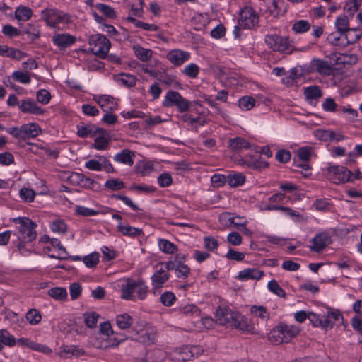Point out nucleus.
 Here are the masks:
<instances>
[{"label": "nucleus", "mask_w": 362, "mask_h": 362, "mask_svg": "<svg viewBox=\"0 0 362 362\" xmlns=\"http://www.w3.org/2000/svg\"><path fill=\"white\" fill-rule=\"evenodd\" d=\"M13 222L18 224V230L20 234L18 240L25 242H32L36 238L35 228L37 224L28 217H17L13 219Z\"/></svg>", "instance_id": "39448f33"}, {"label": "nucleus", "mask_w": 362, "mask_h": 362, "mask_svg": "<svg viewBox=\"0 0 362 362\" xmlns=\"http://www.w3.org/2000/svg\"><path fill=\"white\" fill-rule=\"evenodd\" d=\"M189 346H183L169 354V358L174 362H186L192 359Z\"/></svg>", "instance_id": "aec40b11"}, {"label": "nucleus", "mask_w": 362, "mask_h": 362, "mask_svg": "<svg viewBox=\"0 0 362 362\" xmlns=\"http://www.w3.org/2000/svg\"><path fill=\"white\" fill-rule=\"evenodd\" d=\"M264 272L257 269H246L239 272L238 279L242 281L248 279H256L259 280L263 276Z\"/></svg>", "instance_id": "b1692460"}, {"label": "nucleus", "mask_w": 362, "mask_h": 362, "mask_svg": "<svg viewBox=\"0 0 362 362\" xmlns=\"http://www.w3.org/2000/svg\"><path fill=\"white\" fill-rule=\"evenodd\" d=\"M26 319L31 325H37L41 321L42 316L40 311L32 309L27 313Z\"/></svg>", "instance_id": "052dcab7"}, {"label": "nucleus", "mask_w": 362, "mask_h": 362, "mask_svg": "<svg viewBox=\"0 0 362 362\" xmlns=\"http://www.w3.org/2000/svg\"><path fill=\"white\" fill-rule=\"evenodd\" d=\"M0 343L10 347L16 344L15 337L6 329H0Z\"/></svg>", "instance_id": "58836bf2"}, {"label": "nucleus", "mask_w": 362, "mask_h": 362, "mask_svg": "<svg viewBox=\"0 0 362 362\" xmlns=\"http://www.w3.org/2000/svg\"><path fill=\"white\" fill-rule=\"evenodd\" d=\"M325 319L328 320L329 325L327 326V329L332 328L335 322H339L343 319V316L341 313L338 310L335 311H328L327 315H325Z\"/></svg>", "instance_id": "a18cd8bd"}, {"label": "nucleus", "mask_w": 362, "mask_h": 362, "mask_svg": "<svg viewBox=\"0 0 362 362\" xmlns=\"http://www.w3.org/2000/svg\"><path fill=\"white\" fill-rule=\"evenodd\" d=\"M22 133V140H25L30 138H35L39 135L41 129L39 125L36 123H28L21 126Z\"/></svg>", "instance_id": "412c9836"}, {"label": "nucleus", "mask_w": 362, "mask_h": 362, "mask_svg": "<svg viewBox=\"0 0 362 362\" xmlns=\"http://www.w3.org/2000/svg\"><path fill=\"white\" fill-rule=\"evenodd\" d=\"M283 1L273 0L270 6L271 13L276 16L284 13L286 12V8H283Z\"/></svg>", "instance_id": "0e129e2a"}, {"label": "nucleus", "mask_w": 362, "mask_h": 362, "mask_svg": "<svg viewBox=\"0 0 362 362\" xmlns=\"http://www.w3.org/2000/svg\"><path fill=\"white\" fill-rule=\"evenodd\" d=\"M239 16L238 24L243 28H253L259 23V16L252 7H244Z\"/></svg>", "instance_id": "9b49d317"}, {"label": "nucleus", "mask_w": 362, "mask_h": 362, "mask_svg": "<svg viewBox=\"0 0 362 362\" xmlns=\"http://www.w3.org/2000/svg\"><path fill=\"white\" fill-rule=\"evenodd\" d=\"M111 198L122 200L126 205L129 206L132 210L138 211L140 209L136 205L132 200L128 197L123 194H113L110 196Z\"/></svg>", "instance_id": "6e6d98bb"}, {"label": "nucleus", "mask_w": 362, "mask_h": 362, "mask_svg": "<svg viewBox=\"0 0 362 362\" xmlns=\"http://www.w3.org/2000/svg\"><path fill=\"white\" fill-rule=\"evenodd\" d=\"M93 100L105 112H112L117 109V103L112 96L108 95H95Z\"/></svg>", "instance_id": "ddd939ff"}, {"label": "nucleus", "mask_w": 362, "mask_h": 362, "mask_svg": "<svg viewBox=\"0 0 362 362\" xmlns=\"http://www.w3.org/2000/svg\"><path fill=\"white\" fill-rule=\"evenodd\" d=\"M255 104V100L252 97L244 96L242 97L238 101V105L243 110H251Z\"/></svg>", "instance_id": "3c124183"}, {"label": "nucleus", "mask_w": 362, "mask_h": 362, "mask_svg": "<svg viewBox=\"0 0 362 362\" xmlns=\"http://www.w3.org/2000/svg\"><path fill=\"white\" fill-rule=\"evenodd\" d=\"M117 230L123 235L129 236L132 238L139 237L144 235L143 230L140 228L132 227L129 225L123 226L122 222L117 226Z\"/></svg>", "instance_id": "a878e982"}, {"label": "nucleus", "mask_w": 362, "mask_h": 362, "mask_svg": "<svg viewBox=\"0 0 362 362\" xmlns=\"http://www.w3.org/2000/svg\"><path fill=\"white\" fill-rule=\"evenodd\" d=\"M308 320L314 327H320L323 329H327L329 321L325 319V315H322L313 312L308 313Z\"/></svg>", "instance_id": "bb28decb"}, {"label": "nucleus", "mask_w": 362, "mask_h": 362, "mask_svg": "<svg viewBox=\"0 0 362 362\" xmlns=\"http://www.w3.org/2000/svg\"><path fill=\"white\" fill-rule=\"evenodd\" d=\"M161 303L166 307L173 305L176 300V296L173 292L166 291L160 296Z\"/></svg>", "instance_id": "4d7b16f0"}, {"label": "nucleus", "mask_w": 362, "mask_h": 362, "mask_svg": "<svg viewBox=\"0 0 362 362\" xmlns=\"http://www.w3.org/2000/svg\"><path fill=\"white\" fill-rule=\"evenodd\" d=\"M207 122L208 119L201 117L198 112L197 115H193L188 125L191 126L194 131L197 132L199 127L204 126Z\"/></svg>", "instance_id": "c03bdc74"}, {"label": "nucleus", "mask_w": 362, "mask_h": 362, "mask_svg": "<svg viewBox=\"0 0 362 362\" xmlns=\"http://www.w3.org/2000/svg\"><path fill=\"white\" fill-rule=\"evenodd\" d=\"M115 81L121 84L130 88L133 87L136 81V76L129 74L121 73L115 76Z\"/></svg>", "instance_id": "7c9ffc66"}, {"label": "nucleus", "mask_w": 362, "mask_h": 362, "mask_svg": "<svg viewBox=\"0 0 362 362\" xmlns=\"http://www.w3.org/2000/svg\"><path fill=\"white\" fill-rule=\"evenodd\" d=\"M335 62L339 65H354L358 62V57L354 54L341 53L337 56Z\"/></svg>", "instance_id": "c85d7f7f"}, {"label": "nucleus", "mask_w": 362, "mask_h": 362, "mask_svg": "<svg viewBox=\"0 0 362 362\" xmlns=\"http://www.w3.org/2000/svg\"><path fill=\"white\" fill-rule=\"evenodd\" d=\"M267 288L269 291L272 292L275 295L284 298L286 296V292L284 290L279 286L278 282L276 280H271L267 284Z\"/></svg>", "instance_id": "8fccbe9b"}, {"label": "nucleus", "mask_w": 362, "mask_h": 362, "mask_svg": "<svg viewBox=\"0 0 362 362\" xmlns=\"http://www.w3.org/2000/svg\"><path fill=\"white\" fill-rule=\"evenodd\" d=\"M228 146L232 151H240L250 148V144L246 139L237 136L228 141Z\"/></svg>", "instance_id": "5701e85b"}, {"label": "nucleus", "mask_w": 362, "mask_h": 362, "mask_svg": "<svg viewBox=\"0 0 362 362\" xmlns=\"http://www.w3.org/2000/svg\"><path fill=\"white\" fill-rule=\"evenodd\" d=\"M250 312L255 316L260 317L262 320H267L269 318V313L264 306L253 305L250 308Z\"/></svg>", "instance_id": "09e8293b"}, {"label": "nucleus", "mask_w": 362, "mask_h": 362, "mask_svg": "<svg viewBox=\"0 0 362 362\" xmlns=\"http://www.w3.org/2000/svg\"><path fill=\"white\" fill-rule=\"evenodd\" d=\"M98 131L93 146L97 150H105L108 148L110 135L107 131L102 128H98Z\"/></svg>", "instance_id": "6ab92c4d"}, {"label": "nucleus", "mask_w": 362, "mask_h": 362, "mask_svg": "<svg viewBox=\"0 0 362 362\" xmlns=\"http://www.w3.org/2000/svg\"><path fill=\"white\" fill-rule=\"evenodd\" d=\"M42 19L47 25L55 28L59 23H68L70 22L69 16L64 12L53 8H46L42 11Z\"/></svg>", "instance_id": "9d476101"}, {"label": "nucleus", "mask_w": 362, "mask_h": 362, "mask_svg": "<svg viewBox=\"0 0 362 362\" xmlns=\"http://www.w3.org/2000/svg\"><path fill=\"white\" fill-rule=\"evenodd\" d=\"M133 50L135 55L143 62L148 61L152 57V50L144 48L139 45H134Z\"/></svg>", "instance_id": "473e14b6"}, {"label": "nucleus", "mask_w": 362, "mask_h": 362, "mask_svg": "<svg viewBox=\"0 0 362 362\" xmlns=\"http://www.w3.org/2000/svg\"><path fill=\"white\" fill-rule=\"evenodd\" d=\"M12 77L15 81L23 84L30 83L31 81L30 76L28 74L21 71H14L12 74Z\"/></svg>", "instance_id": "774afa93"}, {"label": "nucleus", "mask_w": 362, "mask_h": 362, "mask_svg": "<svg viewBox=\"0 0 362 362\" xmlns=\"http://www.w3.org/2000/svg\"><path fill=\"white\" fill-rule=\"evenodd\" d=\"M182 72L188 77L195 78L199 72V67L194 63L187 65Z\"/></svg>", "instance_id": "13d9d810"}, {"label": "nucleus", "mask_w": 362, "mask_h": 362, "mask_svg": "<svg viewBox=\"0 0 362 362\" xmlns=\"http://www.w3.org/2000/svg\"><path fill=\"white\" fill-rule=\"evenodd\" d=\"M192 103L189 100L183 98L177 91L172 90L167 92L163 101V107L176 106L180 112L188 111Z\"/></svg>", "instance_id": "0eeeda50"}, {"label": "nucleus", "mask_w": 362, "mask_h": 362, "mask_svg": "<svg viewBox=\"0 0 362 362\" xmlns=\"http://www.w3.org/2000/svg\"><path fill=\"white\" fill-rule=\"evenodd\" d=\"M60 356L69 358L71 357L79 358L86 355V351L78 345H64L60 347Z\"/></svg>", "instance_id": "f3484780"}, {"label": "nucleus", "mask_w": 362, "mask_h": 362, "mask_svg": "<svg viewBox=\"0 0 362 362\" xmlns=\"http://www.w3.org/2000/svg\"><path fill=\"white\" fill-rule=\"evenodd\" d=\"M327 177L334 183L339 184L352 181L351 170L346 167L329 164L327 168Z\"/></svg>", "instance_id": "1a4fd4ad"}, {"label": "nucleus", "mask_w": 362, "mask_h": 362, "mask_svg": "<svg viewBox=\"0 0 362 362\" xmlns=\"http://www.w3.org/2000/svg\"><path fill=\"white\" fill-rule=\"evenodd\" d=\"M15 16L18 21H26L32 16V10L27 6H20L15 11Z\"/></svg>", "instance_id": "ea45409f"}, {"label": "nucleus", "mask_w": 362, "mask_h": 362, "mask_svg": "<svg viewBox=\"0 0 362 362\" xmlns=\"http://www.w3.org/2000/svg\"><path fill=\"white\" fill-rule=\"evenodd\" d=\"M316 136L322 141H331L334 140L335 132L332 130H317Z\"/></svg>", "instance_id": "69168bd1"}, {"label": "nucleus", "mask_w": 362, "mask_h": 362, "mask_svg": "<svg viewBox=\"0 0 362 362\" xmlns=\"http://www.w3.org/2000/svg\"><path fill=\"white\" fill-rule=\"evenodd\" d=\"M20 197L21 198L26 202H32L34 201V198L35 196V192L34 190L30 188H22L20 190Z\"/></svg>", "instance_id": "338daca9"}, {"label": "nucleus", "mask_w": 362, "mask_h": 362, "mask_svg": "<svg viewBox=\"0 0 362 362\" xmlns=\"http://www.w3.org/2000/svg\"><path fill=\"white\" fill-rule=\"evenodd\" d=\"M48 295L57 300H63L67 297L66 290L62 287L52 288L48 290Z\"/></svg>", "instance_id": "a19ab883"}, {"label": "nucleus", "mask_w": 362, "mask_h": 362, "mask_svg": "<svg viewBox=\"0 0 362 362\" xmlns=\"http://www.w3.org/2000/svg\"><path fill=\"white\" fill-rule=\"evenodd\" d=\"M149 288L146 282L139 279L135 281L127 279L125 284L122 285L121 298L126 300H144L148 294Z\"/></svg>", "instance_id": "f03ea898"}, {"label": "nucleus", "mask_w": 362, "mask_h": 362, "mask_svg": "<svg viewBox=\"0 0 362 362\" xmlns=\"http://www.w3.org/2000/svg\"><path fill=\"white\" fill-rule=\"evenodd\" d=\"M265 43L274 52L291 54L294 49L292 41L287 36H281L279 35H267L265 36Z\"/></svg>", "instance_id": "20e7f679"}, {"label": "nucleus", "mask_w": 362, "mask_h": 362, "mask_svg": "<svg viewBox=\"0 0 362 362\" xmlns=\"http://www.w3.org/2000/svg\"><path fill=\"white\" fill-rule=\"evenodd\" d=\"M120 344L118 339L116 338L115 334H110L105 339H103V341H99L98 344H95V346L99 349H107L117 347Z\"/></svg>", "instance_id": "c756f323"}, {"label": "nucleus", "mask_w": 362, "mask_h": 362, "mask_svg": "<svg viewBox=\"0 0 362 362\" xmlns=\"http://www.w3.org/2000/svg\"><path fill=\"white\" fill-rule=\"evenodd\" d=\"M166 262H160L156 266V271L151 276L152 286L154 288H160L170 278Z\"/></svg>", "instance_id": "f8f14e48"}, {"label": "nucleus", "mask_w": 362, "mask_h": 362, "mask_svg": "<svg viewBox=\"0 0 362 362\" xmlns=\"http://www.w3.org/2000/svg\"><path fill=\"white\" fill-rule=\"evenodd\" d=\"M133 323V318L128 314L124 313L116 316V324L121 329H127Z\"/></svg>", "instance_id": "2f4dec72"}, {"label": "nucleus", "mask_w": 362, "mask_h": 362, "mask_svg": "<svg viewBox=\"0 0 362 362\" xmlns=\"http://www.w3.org/2000/svg\"><path fill=\"white\" fill-rule=\"evenodd\" d=\"M96 8L105 16L110 18H116V12L114 11L113 8L108 5L104 4H98L96 5Z\"/></svg>", "instance_id": "680f3d73"}, {"label": "nucleus", "mask_w": 362, "mask_h": 362, "mask_svg": "<svg viewBox=\"0 0 362 362\" xmlns=\"http://www.w3.org/2000/svg\"><path fill=\"white\" fill-rule=\"evenodd\" d=\"M83 261L86 266L89 268L95 267L99 262V255L97 252H93L85 256Z\"/></svg>", "instance_id": "bf43d9fd"}, {"label": "nucleus", "mask_w": 362, "mask_h": 362, "mask_svg": "<svg viewBox=\"0 0 362 362\" xmlns=\"http://www.w3.org/2000/svg\"><path fill=\"white\" fill-rule=\"evenodd\" d=\"M104 187L111 191H119L125 187V183L118 178H112L105 182Z\"/></svg>", "instance_id": "c9c22d12"}, {"label": "nucleus", "mask_w": 362, "mask_h": 362, "mask_svg": "<svg viewBox=\"0 0 362 362\" xmlns=\"http://www.w3.org/2000/svg\"><path fill=\"white\" fill-rule=\"evenodd\" d=\"M358 10V0H351L348 1L344 6V16L349 18H353L355 13Z\"/></svg>", "instance_id": "de8ad7c7"}, {"label": "nucleus", "mask_w": 362, "mask_h": 362, "mask_svg": "<svg viewBox=\"0 0 362 362\" xmlns=\"http://www.w3.org/2000/svg\"><path fill=\"white\" fill-rule=\"evenodd\" d=\"M313 66L320 74L329 75L332 72L331 66L325 61L321 59L315 60Z\"/></svg>", "instance_id": "4c0bfd02"}, {"label": "nucleus", "mask_w": 362, "mask_h": 362, "mask_svg": "<svg viewBox=\"0 0 362 362\" xmlns=\"http://www.w3.org/2000/svg\"><path fill=\"white\" fill-rule=\"evenodd\" d=\"M186 255L182 253L177 254L173 259L166 262L167 268L174 270L177 278L185 279L190 274V267L185 264Z\"/></svg>", "instance_id": "6e6552de"}, {"label": "nucleus", "mask_w": 362, "mask_h": 362, "mask_svg": "<svg viewBox=\"0 0 362 362\" xmlns=\"http://www.w3.org/2000/svg\"><path fill=\"white\" fill-rule=\"evenodd\" d=\"M349 18L347 16H342L336 19L335 27L339 33H344L349 29Z\"/></svg>", "instance_id": "79ce46f5"}, {"label": "nucleus", "mask_w": 362, "mask_h": 362, "mask_svg": "<svg viewBox=\"0 0 362 362\" xmlns=\"http://www.w3.org/2000/svg\"><path fill=\"white\" fill-rule=\"evenodd\" d=\"M327 40L329 42L334 46H345L344 33H332L329 35Z\"/></svg>", "instance_id": "603ef678"}, {"label": "nucleus", "mask_w": 362, "mask_h": 362, "mask_svg": "<svg viewBox=\"0 0 362 362\" xmlns=\"http://www.w3.org/2000/svg\"><path fill=\"white\" fill-rule=\"evenodd\" d=\"M84 322L87 327L93 328L96 327L99 315L95 312L91 313H86L83 314Z\"/></svg>", "instance_id": "5fc2aeb1"}, {"label": "nucleus", "mask_w": 362, "mask_h": 362, "mask_svg": "<svg viewBox=\"0 0 362 362\" xmlns=\"http://www.w3.org/2000/svg\"><path fill=\"white\" fill-rule=\"evenodd\" d=\"M98 127L93 124H83L77 126V135L80 138H87L88 136L91 137L96 136L98 134Z\"/></svg>", "instance_id": "393cba45"}, {"label": "nucleus", "mask_w": 362, "mask_h": 362, "mask_svg": "<svg viewBox=\"0 0 362 362\" xmlns=\"http://www.w3.org/2000/svg\"><path fill=\"white\" fill-rule=\"evenodd\" d=\"M19 109L23 113L25 114L40 115L44 113V110L31 99L23 100L19 105Z\"/></svg>", "instance_id": "a211bd4d"}, {"label": "nucleus", "mask_w": 362, "mask_h": 362, "mask_svg": "<svg viewBox=\"0 0 362 362\" xmlns=\"http://www.w3.org/2000/svg\"><path fill=\"white\" fill-rule=\"evenodd\" d=\"M130 190L132 191H136L139 193H144V194H150L153 193L156 190V188L152 185H135L133 184L130 187Z\"/></svg>", "instance_id": "864d4df0"}, {"label": "nucleus", "mask_w": 362, "mask_h": 362, "mask_svg": "<svg viewBox=\"0 0 362 362\" xmlns=\"http://www.w3.org/2000/svg\"><path fill=\"white\" fill-rule=\"evenodd\" d=\"M158 246L160 250L166 254H174L177 250V247L166 239H160Z\"/></svg>", "instance_id": "f704fd0d"}, {"label": "nucleus", "mask_w": 362, "mask_h": 362, "mask_svg": "<svg viewBox=\"0 0 362 362\" xmlns=\"http://www.w3.org/2000/svg\"><path fill=\"white\" fill-rule=\"evenodd\" d=\"M51 245L54 248L57 249L58 251V255H54L53 254H49V257L52 259H66L67 252L66 248L61 244L60 241L57 238H52Z\"/></svg>", "instance_id": "cd10ccee"}, {"label": "nucleus", "mask_w": 362, "mask_h": 362, "mask_svg": "<svg viewBox=\"0 0 362 362\" xmlns=\"http://www.w3.org/2000/svg\"><path fill=\"white\" fill-rule=\"evenodd\" d=\"M227 181L230 187H236L244 184L245 177L240 173L230 174L227 177Z\"/></svg>", "instance_id": "e433bc0d"}, {"label": "nucleus", "mask_w": 362, "mask_h": 362, "mask_svg": "<svg viewBox=\"0 0 362 362\" xmlns=\"http://www.w3.org/2000/svg\"><path fill=\"white\" fill-rule=\"evenodd\" d=\"M299 333V329L293 325L279 324L269 334V340L275 344L289 342Z\"/></svg>", "instance_id": "7ed1b4c3"}, {"label": "nucleus", "mask_w": 362, "mask_h": 362, "mask_svg": "<svg viewBox=\"0 0 362 362\" xmlns=\"http://www.w3.org/2000/svg\"><path fill=\"white\" fill-rule=\"evenodd\" d=\"M310 25L308 21L299 20L295 22L292 25V30L296 33H303L308 31Z\"/></svg>", "instance_id": "49530a36"}, {"label": "nucleus", "mask_w": 362, "mask_h": 362, "mask_svg": "<svg viewBox=\"0 0 362 362\" xmlns=\"http://www.w3.org/2000/svg\"><path fill=\"white\" fill-rule=\"evenodd\" d=\"M313 245L309 247L313 252H319L331 243V237L326 233L317 234L312 239Z\"/></svg>", "instance_id": "2eb2a0df"}, {"label": "nucleus", "mask_w": 362, "mask_h": 362, "mask_svg": "<svg viewBox=\"0 0 362 362\" xmlns=\"http://www.w3.org/2000/svg\"><path fill=\"white\" fill-rule=\"evenodd\" d=\"M90 49L93 54L105 59L110 48V40L102 34H95L90 36L88 40Z\"/></svg>", "instance_id": "423d86ee"}, {"label": "nucleus", "mask_w": 362, "mask_h": 362, "mask_svg": "<svg viewBox=\"0 0 362 362\" xmlns=\"http://www.w3.org/2000/svg\"><path fill=\"white\" fill-rule=\"evenodd\" d=\"M311 148L305 146L300 148L297 151L298 159L302 162H308L311 157Z\"/></svg>", "instance_id": "e2e57ef3"}, {"label": "nucleus", "mask_w": 362, "mask_h": 362, "mask_svg": "<svg viewBox=\"0 0 362 362\" xmlns=\"http://www.w3.org/2000/svg\"><path fill=\"white\" fill-rule=\"evenodd\" d=\"M361 37V33L356 29L349 28L347 31L344 33V41L345 46L349 44H354Z\"/></svg>", "instance_id": "72a5a7b5"}, {"label": "nucleus", "mask_w": 362, "mask_h": 362, "mask_svg": "<svg viewBox=\"0 0 362 362\" xmlns=\"http://www.w3.org/2000/svg\"><path fill=\"white\" fill-rule=\"evenodd\" d=\"M135 153L134 151L129 149H124L121 152L117 153L114 156V160L132 166L134 164Z\"/></svg>", "instance_id": "4be33fe9"}, {"label": "nucleus", "mask_w": 362, "mask_h": 362, "mask_svg": "<svg viewBox=\"0 0 362 362\" xmlns=\"http://www.w3.org/2000/svg\"><path fill=\"white\" fill-rule=\"evenodd\" d=\"M52 42L60 50H64L73 45L76 38L69 33H58L52 37Z\"/></svg>", "instance_id": "4468645a"}, {"label": "nucleus", "mask_w": 362, "mask_h": 362, "mask_svg": "<svg viewBox=\"0 0 362 362\" xmlns=\"http://www.w3.org/2000/svg\"><path fill=\"white\" fill-rule=\"evenodd\" d=\"M215 317L221 325L230 326L248 333L255 332V328L247 318L239 313L233 311L228 307H218Z\"/></svg>", "instance_id": "f257e3e1"}, {"label": "nucleus", "mask_w": 362, "mask_h": 362, "mask_svg": "<svg viewBox=\"0 0 362 362\" xmlns=\"http://www.w3.org/2000/svg\"><path fill=\"white\" fill-rule=\"evenodd\" d=\"M190 58V53L181 49H173L167 54V59L175 66H180Z\"/></svg>", "instance_id": "dca6fc26"}, {"label": "nucleus", "mask_w": 362, "mask_h": 362, "mask_svg": "<svg viewBox=\"0 0 362 362\" xmlns=\"http://www.w3.org/2000/svg\"><path fill=\"white\" fill-rule=\"evenodd\" d=\"M304 95L308 100L318 99L322 96V92L317 86H311L305 88Z\"/></svg>", "instance_id": "37998d69"}]
</instances>
